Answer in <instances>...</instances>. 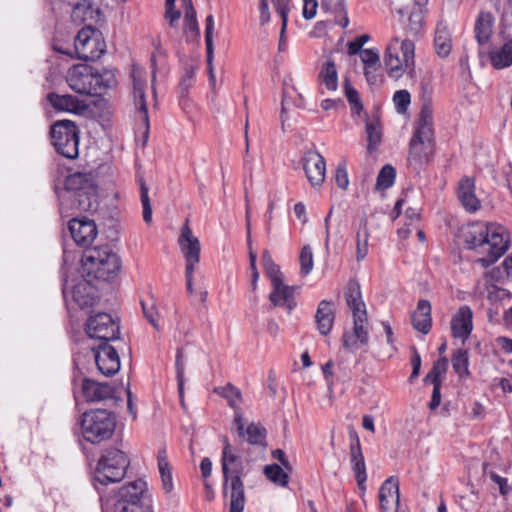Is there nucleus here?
<instances>
[{"label":"nucleus","mask_w":512,"mask_h":512,"mask_svg":"<svg viewBox=\"0 0 512 512\" xmlns=\"http://www.w3.org/2000/svg\"><path fill=\"white\" fill-rule=\"evenodd\" d=\"M178 245L185 258V267H189V269L196 267L200 261L201 245L199 239L194 236L191 228L189 227L188 219L181 228Z\"/></svg>","instance_id":"nucleus-16"},{"label":"nucleus","mask_w":512,"mask_h":512,"mask_svg":"<svg viewBox=\"0 0 512 512\" xmlns=\"http://www.w3.org/2000/svg\"><path fill=\"white\" fill-rule=\"evenodd\" d=\"M334 319L335 312L332 308V303L327 300H322L315 314V321L320 334L328 335L330 333Z\"/></svg>","instance_id":"nucleus-31"},{"label":"nucleus","mask_w":512,"mask_h":512,"mask_svg":"<svg viewBox=\"0 0 512 512\" xmlns=\"http://www.w3.org/2000/svg\"><path fill=\"white\" fill-rule=\"evenodd\" d=\"M396 171L393 166L385 165L377 176L376 189L385 190L394 184Z\"/></svg>","instance_id":"nucleus-43"},{"label":"nucleus","mask_w":512,"mask_h":512,"mask_svg":"<svg viewBox=\"0 0 512 512\" xmlns=\"http://www.w3.org/2000/svg\"><path fill=\"white\" fill-rule=\"evenodd\" d=\"M344 92L352 110L359 113L363 109L359 93L352 87L350 80L346 77L343 81Z\"/></svg>","instance_id":"nucleus-47"},{"label":"nucleus","mask_w":512,"mask_h":512,"mask_svg":"<svg viewBox=\"0 0 512 512\" xmlns=\"http://www.w3.org/2000/svg\"><path fill=\"white\" fill-rule=\"evenodd\" d=\"M158 469L161 476L162 487L166 493L173 490L172 469L168 461L167 450L165 446L158 449L157 453Z\"/></svg>","instance_id":"nucleus-32"},{"label":"nucleus","mask_w":512,"mask_h":512,"mask_svg":"<svg viewBox=\"0 0 512 512\" xmlns=\"http://www.w3.org/2000/svg\"><path fill=\"white\" fill-rule=\"evenodd\" d=\"M351 444H350V463L352 470L354 472V476L357 482V485L360 490L365 491L366 485L365 482L367 480L366 473V464L364 460V456L361 449V444L359 437L356 433L351 434Z\"/></svg>","instance_id":"nucleus-21"},{"label":"nucleus","mask_w":512,"mask_h":512,"mask_svg":"<svg viewBox=\"0 0 512 512\" xmlns=\"http://www.w3.org/2000/svg\"><path fill=\"white\" fill-rule=\"evenodd\" d=\"M497 343L505 353L512 354V339L499 337Z\"/></svg>","instance_id":"nucleus-64"},{"label":"nucleus","mask_w":512,"mask_h":512,"mask_svg":"<svg viewBox=\"0 0 512 512\" xmlns=\"http://www.w3.org/2000/svg\"><path fill=\"white\" fill-rule=\"evenodd\" d=\"M139 186H140V198L141 203L143 207V220L146 223H150L152 221V207L150 203V198L148 195L149 188L146 185L143 178L139 179Z\"/></svg>","instance_id":"nucleus-46"},{"label":"nucleus","mask_w":512,"mask_h":512,"mask_svg":"<svg viewBox=\"0 0 512 512\" xmlns=\"http://www.w3.org/2000/svg\"><path fill=\"white\" fill-rule=\"evenodd\" d=\"M83 278V280L73 286L72 297L79 307L86 308L94 305L96 292L95 288L91 284L92 280L87 277Z\"/></svg>","instance_id":"nucleus-30"},{"label":"nucleus","mask_w":512,"mask_h":512,"mask_svg":"<svg viewBox=\"0 0 512 512\" xmlns=\"http://www.w3.org/2000/svg\"><path fill=\"white\" fill-rule=\"evenodd\" d=\"M411 364L413 369L410 375V380L412 381L414 378H417L419 376L421 368V357L415 348H413V357L411 359Z\"/></svg>","instance_id":"nucleus-60"},{"label":"nucleus","mask_w":512,"mask_h":512,"mask_svg":"<svg viewBox=\"0 0 512 512\" xmlns=\"http://www.w3.org/2000/svg\"><path fill=\"white\" fill-rule=\"evenodd\" d=\"M490 60L492 65L497 69L512 65V41L504 43L500 49L491 52Z\"/></svg>","instance_id":"nucleus-39"},{"label":"nucleus","mask_w":512,"mask_h":512,"mask_svg":"<svg viewBox=\"0 0 512 512\" xmlns=\"http://www.w3.org/2000/svg\"><path fill=\"white\" fill-rule=\"evenodd\" d=\"M364 67L374 68L380 66L379 54L372 49H363L360 53Z\"/></svg>","instance_id":"nucleus-52"},{"label":"nucleus","mask_w":512,"mask_h":512,"mask_svg":"<svg viewBox=\"0 0 512 512\" xmlns=\"http://www.w3.org/2000/svg\"><path fill=\"white\" fill-rule=\"evenodd\" d=\"M301 274L306 276L313 269V253L309 245H305L300 253L299 257Z\"/></svg>","instance_id":"nucleus-49"},{"label":"nucleus","mask_w":512,"mask_h":512,"mask_svg":"<svg viewBox=\"0 0 512 512\" xmlns=\"http://www.w3.org/2000/svg\"><path fill=\"white\" fill-rule=\"evenodd\" d=\"M115 392V388L108 383H99L88 378L82 381V393L87 402L112 399Z\"/></svg>","instance_id":"nucleus-24"},{"label":"nucleus","mask_w":512,"mask_h":512,"mask_svg":"<svg viewBox=\"0 0 512 512\" xmlns=\"http://www.w3.org/2000/svg\"><path fill=\"white\" fill-rule=\"evenodd\" d=\"M463 239L468 249L483 255L477 260L483 267L495 263L509 247L505 228L495 223H472L463 231Z\"/></svg>","instance_id":"nucleus-1"},{"label":"nucleus","mask_w":512,"mask_h":512,"mask_svg":"<svg viewBox=\"0 0 512 512\" xmlns=\"http://www.w3.org/2000/svg\"><path fill=\"white\" fill-rule=\"evenodd\" d=\"M181 12L173 7H165V19L169 21V25L174 27V24L180 19Z\"/></svg>","instance_id":"nucleus-61"},{"label":"nucleus","mask_w":512,"mask_h":512,"mask_svg":"<svg viewBox=\"0 0 512 512\" xmlns=\"http://www.w3.org/2000/svg\"><path fill=\"white\" fill-rule=\"evenodd\" d=\"M440 389H441V386L438 384H436V386H433L432 397H431V401L429 403V408L431 410H435L440 405V402H441Z\"/></svg>","instance_id":"nucleus-63"},{"label":"nucleus","mask_w":512,"mask_h":512,"mask_svg":"<svg viewBox=\"0 0 512 512\" xmlns=\"http://www.w3.org/2000/svg\"><path fill=\"white\" fill-rule=\"evenodd\" d=\"M365 132L368 141L367 150L372 153L380 145L382 139V131L378 120L367 121Z\"/></svg>","instance_id":"nucleus-40"},{"label":"nucleus","mask_w":512,"mask_h":512,"mask_svg":"<svg viewBox=\"0 0 512 512\" xmlns=\"http://www.w3.org/2000/svg\"><path fill=\"white\" fill-rule=\"evenodd\" d=\"M74 46L79 59L95 61L103 54L105 45L100 39V32L86 26L77 33Z\"/></svg>","instance_id":"nucleus-12"},{"label":"nucleus","mask_w":512,"mask_h":512,"mask_svg":"<svg viewBox=\"0 0 512 512\" xmlns=\"http://www.w3.org/2000/svg\"><path fill=\"white\" fill-rule=\"evenodd\" d=\"M303 16L305 19H312L316 14V9L318 6L317 0H303Z\"/></svg>","instance_id":"nucleus-59"},{"label":"nucleus","mask_w":512,"mask_h":512,"mask_svg":"<svg viewBox=\"0 0 512 512\" xmlns=\"http://www.w3.org/2000/svg\"><path fill=\"white\" fill-rule=\"evenodd\" d=\"M276 12L281 16L283 30H286L288 21V0H272Z\"/></svg>","instance_id":"nucleus-56"},{"label":"nucleus","mask_w":512,"mask_h":512,"mask_svg":"<svg viewBox=\"0 0 512 512\" xmlns=\"http://www.w3.org/2000/svg\"><path fill=\"white\" fill-rule=\"evenodd\" d=\"M264 474L273 483L286 486L288 484L289 476L284 472L283 468L277 464L267 465L264 468Z\"/></svg>","instance_id":"nucleus-41"},{"label":"nucleus","mask_w":512,"mask_h":512,"mask_svg":"<svg viewBox=\"0 0 512 512\" xmlns=\"http://www.w3.org/2000/svg\"><path fill=\"white\" fill-rule=\"evenodd\" d=\"M302 165L309 183L313 187L321 186L326 173L324 157L316 150H308L302 157Z\"/></svg>","instance_id":"nucleus-18"},{"label":"nucleus","mask_w":512,"mask_h":512,"mask_svg":"<svg viewBox=\"0 0 512 512\" xmlns=\"http://www.w3.org/2000/svg\"><path fill=\"white\" fill-rule=\"evenodd\" d=\"M67 83L78 94L96 96L113 87L116 80L112 73H99L87 64H77L68 70Z\"/></svg>","instance_id":"nucleus-5"},{"label":"nucleus","mask_w":512,"mask_h":512,"mask_svg":"<svg viewBox=\"0 0 512 512\" xmlns=\"http://www.w3.org/2000/svg\"><path fill=\"white\" fill-rule=\"evenodd\" d=\"M434 149V133L414 131L409 143L408 163L415 170L430 161Z\"/></svg>","instance_id":"nucleus-13"},{"label":"nucleus","mask_w":512,"mask_h":512,"mask_svg":"<svg viewBox=\"0 0 512 512\" xmlns=\"http://www.w3.org/2000/svg\"><path fill=\"white\" fill-rule=\"evenodd\" d=\"M51 141L56 151L68 158L75 159L79 155V130L71 120L55 122L50 131Z\"/></svg>","instance_id":"nucleus-11"},{"label":"nucleus","mask_w":512,"mask_h":512,"mask_svg":"<svg viewBox=\"0 0 512 512\" xmlns=\"http://www.w3.org/2000/svg\"><path fill=\"white\" fill-rule=\"evenodd\" d=\"M415 131H425L427 133H434L433 131V108L432 102L429 98H424L419 114V120Z\"/></svg>","instance_id":"nucleus-38"},{"label":"nucleus","mask_w":512,"mask_h":512,"mask_svg":"<svg viewBox=\"0 0 512 512\" xmlns=\"http://www.w3.org/2000/svg\"><path fill=\"white\" fill-rule=\"evenodd\" d=\"M369 236L368 221L366 217H363L356 233V260L358 262L364 260L368 254Z\"/></svg>","instance_id":"nucleus-36"},{"label":"nucleus","mask_w":512,"mask_h":512,"mask_svg":"<svg viewBox=\"0 0 512 512\" xmlns=\"http://www.w3.org/2000/svg\"><path fill=\"white\" fill-rule=\"evenodd\" d=\"M369 35L363 34L358 36L355 40L348 43V54L356 55L361 53L363 45L368 42Z\"/></svg>","instance_id":"nucleus-57"},{"label":"nucleus","mask_w":512,"mask_h":512,"mask_svg":"<svg viewBox=\"0 0 512 512\" xmlns=\"http://www.w3.org/2000/svg\"><path fill=\"white\" fill-rule=\"evenodd\" d=\"M183 356H184L183 348H178L177 354H176L175 366H176V374H177V382H178V391H179V396H180L182 403H183V395H184V371H185V364L183 361Z\"/></svg>","instance_id":"nucleus-48"},{"label":"nucleus","mask_w":512,"mask_h":512,"mask_svg":"<svg viewBox=\"0 0 512 512\" xmlns=\"http://www.w3.org/2000/svg\"><path fill=\"white\" fill-rule=\"evenodd\" d=\"M381 512H397L399 507V482L391 476L386 479L379 489Z\"/></svg>","instance_id":"nucleus-22"},{"label":"nucleus","mask_w":512,"mask_h":512,"mask_svg":"<svg viewBox=\"0 0 512 512\" xmlns=\"http://www.w3.org/2000/svg\"><path fill=\"white\" fill-rule=\"evenodd\" d=\"M393 102L398 113H404L411 102L410 93L407 90H398L393 96Z\"/></svg>","instance_id":"nucleus-50"},{"label":"nucleus","mask_w":512,"mask_h":512,"mask_svg":"<svg viewBox=\"0 0 512 512\" xmlns=\"http://www.w3.org/2000/svg\"><path fill=\"white\" fill-rule=\"evenodd\" d=\"M131 78L133 82V98L134 105L139 110L140 120L145 126V134H148L149 130V117L146 104L145 87L146 78L145 72L139 67L133 66L131 71Z\"/></svg>","instance_id":"nucleus-17"},{"label":"nucleus","mask_w":512,"mask_h":512,"mask_svg":"<svg viewBox=\"0 0 512 512\" xmlns=\"http://www.w3.org/2000/svg\"><path fill=\"white\" fill-rule=\"evenodd\" d=\"M146 483L136 480L122 486L117 492L101 497L103 512H151L149 504L143 502Z\"/></svg>","instance_id":"nucleus-6"},{"label":"nucleus","mask_w":512,"mask_h":512,"mask_svg":"<svg viewBox=\"0 0 512 512\" xmlns=\"http://www.w3.org/2000/svg\"><path fill=\"white\" fill-rule=\"evenodd\" d=\"M95 362L98 370L104 376H113L120 369L118 352L108 343H100L95 350Z\"/></svg>","instance_id":"nucleus-19"},{"label":"nucleus","mask_w":512,"mask_h":512,"mask_svg":"<svg viewBox=\"0 0 512 512\" xmlns=\"http://www.w3.org/2000/svg\"><path fill=\"white\" fill-rule=\"evenodd\" d=\"M435 49L440 57H447L452 48L451 35L446 25L439 23L435 32Z\"/></svg>","instance_id":"nucleus-35"},{"label":"nucleus","mask_w":512,"mask_h":512,"mask_svg":"<svg viewBox=\"0 0 512 512\" xmlns=\"http://www.w3.org/2000/svg\"><path fill=\"white\" fill-rule=\"evenodd\" d=\"M195 72L196 68L193 65L186 66L185 73L180 81V87L182 90H188L192 86Z\"/></svg>","instance_id":"nucleus-58"},{"label":"nucleus","mask_w":512,"mask_h":512,"mask_svg":"<svg viewBox=\"0 0 512 512\" xmlns=\"http://www.w3.org/2000/svg\"><path fill=\"white\" fill-rule=\"evenodd\" d=\"M68 227L73 240L81 247L90 246L98 234L95 222L86 218H73Z\"/></svg>","instance_id":"nucleus-20"},{"label":"nucleus","mask_w":512,"mask_h":512,"mask_svg":"<svg viewBox=\"0 0 512 512\" xmlns=\"http://www.w3.org/2000/svg\"><path fill=\"white\" fill-rule=\"evenodd\" d=\"M428 0H413L412 5L397 10L406 34L417 37L423 30Z\"/></svg>","instance_id":"nucleus-15"},{"label":"nucleus","mask_w":512,"mask_h":512,"mask_svg":"<svg viewBox=\"0 0 512 512\" xmlns=\"http://www.w3.org/2000/svg\"><path fill=\"white\" fill-rule=\"evenodd\" d=\"M493 17L490 13L482 12L475 24V37L480 45L486 44L491 36Z\"/></svg>","instance_id":"nucleus-34"},{"label":"nucleus","mask_w":512,"mask_h":512,"mask_svg":"<svg viewBox=\"0 0 512 512\" xmlns=\"http://www.w3.org/2000/svg\"><path fill=\"white\" fill-rule=\"evenodd\" d=\"M319 81L328 91H336L338 87V73L334 60L328 57L319 72Z\"/></svg>","instance_id":"nucleus-33"},{"label":"nucleus","mask_w":512,"mask_h":512,"mask_svg":"<svg viewBox=\"0 0 512 512\" xmlns=\"http://www.w3.org/2000/svg\"><path fill=\"white\" fill-rule=\"evenodd\" d=\"M50 105L57 111L79 113L86 108V105L77 97L69 94L60 95L51 92L47 95Z\"/></svg>","instance_id":"nucleus-28"},{"label":"nucleus","mask_w":512,"mask_h":512,"mask_svg":"<svg viewBox=\"0 0 512 512\" xmlns=\"http://www.w3.org/2000/svg\"><path fill=\"white\" fill-rule=\"evenodd\" d=\"M213 31H214V18L212 15H208L205 20V44H206V50H209V52L211 51V49H214Z\"/></svg>","instance_id":"nucleus-54"},{"label":"nucleus","mask_w":512,"mask_h":512,"mask_svg":"<svg viewBox=\"0 0 512 512\" xmlns=\"http://www.w3.org/2000/svg\"><path fill=\"white\" fill-rule=\"evenodd\" d=\"M322 8L335 14V23L343 28L349 24L344 0H321Z\"/></svg>","instance_id":"nucleus-37"},{"label":"nucleus","mask_w":512,"mask_h":512,"mask_svg":"<svg viewBox=\"0 0 512 512\" xmlns=\"http://www.w3.org/2000/svg\"><path fill=\"white\" fill-rule=\"evenodd\" d=\"M86 333L90 338L98 339L101 343L117 340L119 338V326L110 314L99 312L91 315L86 323Z\"/></svg>","instance_id":"nucleus-14"},{"label":"nucleus","mask_w":512,"mask_h":512,"mask_svg":"<svg viewBox=\"0 0 512 512\" xmlns=\"http://www.w3.org/2000/svg\"><path fill=\"white\" fill-rule=\"evenodd\" d=\"M82 276L91 280L110 281L121 270L119 256L108 245L85 251L82 257Z\"/></svg>","instance_id":"nucleus-4"},{"label":"nucleus","mask_w":512,"mask_h":512,"mask_svg":"<svg viewBox=\"0 0 512 512\" xmlns=\"http://www.w3.org/2000/svg\"><path fill=\"white\" fill-rule=\"evenodd\" d=\"M262 265L270 281L282 279V273L278 265L272 259L268 250H264L261 256Z\"/></svg>","instance_id":"nucleus-45"},{"label":"nucleus","mask_w":512,"mask_h":512,"mask_svg":"<svg viewBox=\"0 0 512 512\" xmlns=\"http://www.w3.org/2000/svg\"><path fill=\"white\" fill-rule=\"evenodd\" d=\"M335 181L339 188L345 190L349 185L348 173L345 164H339L335 172Z\"/></svg>","instance_id":"nucleus-55"},{"label":"nucleus","mask_w":512,"mask_h":512,"mask_svg":"<svg viewBox=\"0 0 512 512\" xmlns=\"http://www.w3.org/2000/svg\"><path fill=\"white\" fill-rule=\"evenodd\" d=\"M67 192L74 193L73 206L80 211H94L98 207L97 186L91 173L76 172L65 180Z\"/></svg>","instance_id":"nucleus-9"},{"label":"nucleus","mask_w":512,"mask_h":512,"mask_svg":"<svg viewBox=\"0 0 512 512\" xmlns=\"http://www.w3.org/2000/svg\"><path fill=\"white\" fill-rule=\"evenodd\" d=\"M214 392L224 397L232 408H235L241 400L240 390L230 383L223 387H216Z\"/></svg>","instance_id":"nucleus-44"},{"label":"nucleus","mask_w":512,"mask_h":512,"mask_svg":"<svg viewBox=\"0 0 512 512\" xmlns=\"http://www.w3.org/2000/svg\"><path fill=\"white\" fill-rule=\"evenodd\" d=\"M473 313L469 306H461L451 319V332L453 337L459 338L464 343L470 336L473 323Z\"/></svg>","instance_id":"nucleus-23"},{"label":"nucleus","mask_w":512,"mask_h":512,"mask_svg":"<svg viewBox=\"0 0 512 512\" xmlns=\"http://www.w3.org/2000/svg\"><path fill=\"white\" fill-rule=\"evenodd\" d=\"M411 323L415 330L428 334L432 326L431 304L428 300L418 301L417 308L411 316Z\"/></svg>","instance_id":"nucleus-29"},{"label":"nucleus","mask_w":512,"mask_h":512,"mask_svg":"<svg viewBox=\"0 0 512 512\" xmlns=\"http://www.w3.org/2000/svg\"><path fill=\"white\" fill-rule=\"evenodd\" d=\"M452 367L460 377L469 375L468 352L466 350L458 349L453 353Z\"/></svg>","instance_id":"nucleus-42"},{"label":"nucleus","mask_w":512,"mask_h":512,"mask_svg":"<svg viewBox=\"0 0 512 512\" xmlns=\"http://www.w3.org/2000/svg\"><path fill=\"white\" fill-rule=\"evenodd\" d=\"M259 11H260V24L264 25V24L268 23L270 20V13H269V7H268L267 0H260Z\"/></svg>","instance_id":"nucleus-62"},{"label":"nucleus","mask_w":512,"mask_h":512,"mask_svg":"<svg viewBox=\"0 0 512 512\" xmlns=\"http://www.w3.org/2000/svg\"><path fill=\"white\" fill-rule=\"evenodd\" d=\"M458 198L468 212H475L480 208V201L475 195V181L471 177H464L458 186Z\"/></svg>","instance_id":"nucleus-26"},{"label":"nucleus","mask_w":512,"mask_h":512,"mask_svg":"<svg viewBox=\"0 0 512 512\" xmlns=\"http://www.w3.org/2000/svg\"><path fill=\"white\" fill-rule=\"evenodd\" d=\"M223 451L221 466L223 473V496L228 501L229 512H243L246 497L242 481L244 466L236 449L229 443L227 437H223Z\"/></svg>","instance_id":"nucleus-2"},{"label":"nucleus","mask_w":512,"mask_h":512,"mask_svg":"<svg viewBox=\"0 0 512 512\" xmlns=\"http://www.w3.org/2000/svg\"><path fill=\"white\" fill-rule=\"evenodd\" d=\"M344 296L348 307L352 311L353 331L343 334V346L347 349L356 350L360 346H366L369 342L367 312L358 281L355 279L348 281Z\"/></svg>","instance_id":"nucleus-3"},{"label":"nucleus","mask_w":512,"mask_h":512,"mask_svg":"<svg viewBox=\"0 0 512 512\" xmlns=\"http://www.w3.org/2000/svg\"><path fill=\"white\" fill-rule=\"evenodd\" d=\"M116 427L113 413L106 409H91L81 417V431L84 439L92 444H98L109 439Z\"/></svg>","instance_id":"nucleus-8"},{"label":"nucleus","mask_w":512,"mask_h":512,"mask_svg":"<svg viewBox=\"0 0 512 512\" xmlns=\"http://www.w3.org/2000/svg\"><path fill=\"white\" fill-rule=\"evenodd\" d=\"M272 292L269 300L273 306H286L288 312L293 308L294 287L284 284L283 278L271 282Z\"/></svg>","instance_id":"nucleus-27"},{"label":"nucleus","mask_w":512,"mask_h":512,"mask_svg":"<svg viewBox=\"0 0 512 512\" xmlns=\"http://www.w3.org/2000/svg\"><path fill=\"white\" fill-rule=\"evenodd\" d=\"M141 306H142L144 317L156 330H158L159 329V326L157 323L158 311H157L155 305L154 304L148 305L144 301H141Z\"/></svg>","instance_id":"nucleus-53"},{"label":"nucleus","mask_w":512,"mask_h":512,"mask_svg":"<svg viewBox=\"0 0 512 512\" xmlns=\"http://www.w3.org/2000/svg\"><path fill=\"white\" fill-rule=\"evenodd\" d=\"M415 45L410 39L393 38L385 52L384 62L388 75L398 79L404 73L412 74L415 70Z\"/></svg>","instance_id":"nucleus-7"},{"label":"nucleus","mask_w":512,"mask_h":512,"mask_svg":"<svg viewBox=\"0 0 512 512\" xmlns=\"http://www.w3.org/2000/svg\"><path fill=\"white\" fill-rule=\"evenodd\" d=\"M234 422L236 425L238 435L243 438L246 437V440L249 444L260 445L263 447L266 445V443H265L266 430L264 427H262L260 425H256L254 423H251L248 425V427L245 430L244 419H243L242 415L237 412L235 415Z\"/></svg>","instance_id":"nucleus-25"},{"label":"nucleus","mask_w":512,"mask_h":512,"mask_svg":"<svg viewBox=\"0 0 512 512\" xmlns=\"http://www.w3.org/2000/svg\"><path fill=\"white\" fill-rule=\"evenodd\" d=\"M130 464L127 455L117 449H105L98 459L95 469V480L102 484L120 482L126 475V470Z\"/></svg>","instance_id":"nucleus-10"},{"label":"nucleus","mask_w":512,"mask_h":512,"mask_svg":"<svg viewBox=\"0 0 512 512\" xmlns=\"http://www.w3.org/2000/svg\"><path fill=\"white\" fill-rule=\"evenodd\" d=\"M184 32L192 38L199 36V26L196 12L184 15Z\"/></svg>","instance_id":"nucleus-51"}]
</instances>
